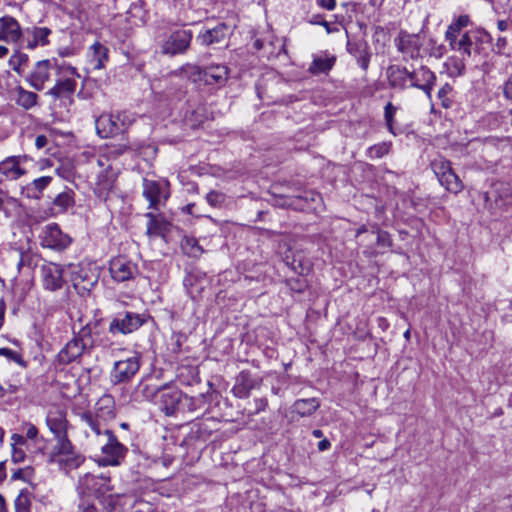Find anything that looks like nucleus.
<instances>
[{
	"instance_id": "nucleus-29",
	"label": "nucleus",
	"mask_w": 512,
	"mask_h": 512,
	"mask_svg": "<svg viewBox=\"0 0 512 512\" xmlns=\"http://www.w3.org/2000/svg\"><path fill=\"white\" fill-rule=\"evenodd\" d=\"M471 24L469 15H460L455 18L445 32V39L450 48L459 41L462 30Z\"/></svg>"
},
{
	"instance_id": "nucleus-17",
	"label": "nucleus",
	"mask_w": 512,
	"mask_h": 512,
	"mask_svg": "<svg viewBox=\"0 0 512 512\" xmlns=\"http://www.w3.org/2000/svg\"><path fill=\"white\" fill-rule=\"evenodd\" d=\"M109 271L115 281L124 282L134 277L137 267L124 257H116L110 261Z\"/></svg>"
},
{
	"instance_id": "nucleus-62",
	"label": "nucleus",
	"mask_w": 512,
	"mask_h": 512,
	"mask_svg": "<svg viewBox=\"0 0 512 512\" xmlns=\"http://www.w3.org/2000/svg\"><path fill=\"white\" fill-rule=\"evenodd\" d=\"M20 390V386L14 384H6L5 386L0 385V397L7 394H15Z\"/></svg>"
},
{
	"instance_id": "nucleus-26",
	"label": "nucleus",
	"mask_w": 512,
	"mask_h": 512,
	"mask_svg": "<svg viewBox=\"0 0 512 512\" xmlns=\"http://www.w3.org/2000/svg\"><path fill=\"white\" fill-rule=\"evenodd\" d=\"M471 24L469 15H460L455 18L445 32V39L450 48L459 41L462 30Z\"/></svg>"
},
{
	"instance_id": "nucleus-24",
	"label": "nucleus",
	"mask_w": 512,
	"mask_h": 512,
	"mask_svg": "<svg viewBox=\"0 0 512 512\" xmlns=\"http://www.w3.org/2000/svg\"><path fill=\"white\" fill-rule=\"evenodd\" d=\"M27 34V44L26 47L28 49H35L36 47H44L47 46L49 41V36L52 34L51 29L48 27H38L33 26L32 28L26 29Z\"/></svg>"
},
{
	"instance_id": "nucleus-41",
	"label": "nucleus",
	"mask_w": 512,
	"mask_h": 512,
	"mask_svg": "<svg viewBox=\"0 0 512 512\" xmlns=\"http://www.w3.org/2000/svg\"><path fill=\"white\" fill-rule=\"evenodd\" d=\"M431 168L435 173L436 177L438 178V180L444 177L445 174L452 170L450 161L442 157L434 159L431 162Z\"/></svg>"
},
{
	"instance_id": "nucleus-2",
	"label": "nucleus",
	"mask_w": 512,
	"mask_h": 512,
	"mask_svg": "<svg viewBox=\"0 0 512 512\" xmlns=\"http://www.w3.org/2000/svg\"><path fill=\"white\" fill-rule=\"evenodd\" d=\"M116 416L115 401L112 395H102L95 404V412H84L81 414V420L90 427L95 435L102 434L101 422L113 420Z\"/></svg>"
},
{
	"instance_id": "nucleus-52",
	"label": "nucleus",
	"mask_w": 512,
	"mask_h": 512,
	"mask_svg": "<svg viewBox=\"0 0 512 512\" xmlns=\"http://www.w3.org/2000/svg\"><path fill=\"white\" fill-rule=\"evenodd\" d=\"M33 255L30 252H19L17 269L21 272L24 268H30L33 264Z\"/></svg>"
},
{
	"instance_id": "nucleus-11",
	"label": "nucleus",
	"mask_w": 512,
	"mask_h": 512,
	"mask_svg": "<svg viewBox=\"0 0 512 512\" xmlns=\"http://www.w3.org/2000/svg\"><path fill=\"white\" fill-rule=\"evenodd\" d=\"M40 243L43 247L60 251L69 246L71 238L63 233L57 224L52 223L43 228Z\"/></svg>"
},
{
	"instance_id": "nucleus-15",
	"label": "nucleus",
	"mask_w": 512,
	"mask_h": 512,
	"mask_svg": "<svg viewBox=\"0 0 512 512\" xmlns=\"http://www.w3.org/2000/svg\"><path fill=\"white\" fill-rule=\"evenodd\" d=\"M435 74L426 66L409 71V86L421 89L429 98L433 90Z\"/></svg>"
},
{
	"instance_id": "nucleus-48",
	"label": "nucleus",
	"mask_w": 512,
	"mask_h": 512,
	"mask_svg": "<svg viewBox=\"0 0 512 512\" xmlns=\"http://www.w3.org/2000/svg\"><path fill=\"white\" fill-rule=\"evenodd\" d=\"M21 431L24 433L23 435L27 440L34 441V443H38L39 440H42V437H39L38 428L30 422L23 423Z\"/></svg>"
},
{
	"instance_id": "nucleus-40",
	"label": "nucleus",
	"mask_w": 512,
	"mask_h": 512,
	"mask_svg": "<svg viewBox=\"0 0 512 512\" xmlns=\"http://www.w3.org/2000/svg\"><path fill=\"white\" fill-rule=\"evenodd\" d=\"M101 481V478H97L93 475L86 474L84 477H81L78 482V492L81 496L83 493L97 491L99 488L97 485Z\"/></svg>"
},
{
	"instance_id": "nucleus-33",
	"label": "nucleus",
	"mask_w": 512,
	"mask_h": 512,
	"mask_svg": "<svg viewBox=\"0 0 512 512\" xmlns=\"http://www.w3.org/2000/svg\"><path fill=\"white\" fill-rule=\"evenodd\" d=\"M89 58L93 69L104 68L105 62L108 60V48L100 42H95L89 48Z\"/></svg>"
},
{
	"instance_id": "nucleus-50",
	"label": "nucleus",
	"mask_w": 512,
	"mask_h": 512,
	"mask_svg": "<svg viewBox=\"0 0 512 512\" xmlns=\"http://www.w3.org/2000/svg\"><path fill=\"white\" fill-rule=\"evenodd\" d=\"M452 92V86L448 83L444 84L438 91V99L441 102V106L443 108H450L452 105V100L449 97V94Z\"/></svg>"
},
{
	"instance_id": "nucleus-22",
	"label": "nucleus",
	"mask_w": 512,
	"mask_h": 512,
	"mask_svg": "<svg viewBox=\"0 0 512 512\" xmlns=\"http://www.w3.org/2000/svg\"><path fill=\"white\" fill-rule=\"evenodd\" d=\"M257 384V380L252 377L249 371H241L236 378V383L232 388V393L237 398H247L249 397L251 390H253Z\"/></svg>"
},
{
	"instance_id": "nucleus-54",
	"label": "nucleus",
	"mask_w": 512,
	"mask_h": 512,
	"mask_svg": "<svg viewBox=\"0 0 512 512\" xmlns=\"http://www.w3.org/2000/svg\"><path fill=\"white\" fill-rule=\"evenodd\" d=\"M357 52L358 54L355 55L357 63L364 71H366L369 66L371 54L369 53L367 47H364L363 49L358 50Z\"/></svg>"
},
{
	"instance_id": "nucleus-49",
	"label": "nucleus",
	"mask_w": 512,
	"mask_h": 512,
	"mask_svg": "<svg viewBox=\"0 0 512 512\" xmlns=\"http://www.w3.org/2000/svg\"><path fill=\"white\" fill-rule=\"evenodd\" d=\"M389 150H390V144L383 142V143L371 146L368 149L367 153H368L369 158L375 159V158H381V157L385 156L386 154H388Z\"/></svg>"
},
{
	"instance_id": "nucleus-27",
	"label": "nucleus",
	"mask_w": 512,
	"mask_h": 512,
	"mask_svg": "<svg viewBox=\"0 0 512 512\" xmlns=\"http://www.w3.org/2000/svg\"><path fill=\"white\" fill-rule=\"evenodd\" d=\"M471 24L469 15H460L455 18L445 32V39L450 48L459 41L462 30Z\"/></svg>"
},
{
	"instance_id": "nucleus-32",
	"label": "nucleus",
	"mask_w": 512,
	"mask_h": 512,
	"mask_svg": "<svg viewBox=\"0 0 512 512\" xmlns=\"http://www.w3.org/2000/svg\"><path fill=\"white\" fill-rule=\"evenodd\" d=\"M52 179L51 176L34 179L22 188L21 194L30 199H40L43 191L49 186Z\"/></svg>"
},
{
	"instance_id": "nucleus-14",
	"label": "nucleus",
	"mask_w": 512,
	"mask_h": 512,
	"mask_svg": "<svg viewBox=\"0 0 512 512\" xmlns=\"http://www.w3.org/2000/svg\"><path fill=\"white\" fill-rule=\"evenodd\" d=\"M63 268L61 265L48 262L41 266V281L46 290L56 291L62 288L64 284Z\"/></svg>"
},
{
	"instance_id": "nucleus-34",
	"label": "nucleus",
	"mask_w": 512,
	"mask_h": 512,
	"mask_svg": "<svg viewBox=\"0 0 512 512\" xmlns=\"http://www.w3.org/2000/svg\"><path fill=\"white\" fill-rule=\"evenodd\" d=\"M227 32L228 26L224 23H220L214 28L206 30L199 37L203 44L209 46L222 42L226 38Z\"/></svg>"
},
{
	"instance_id": "nucleus-19",
	"label": "nucleus",
	"mask_w": 512,
	"mask_h": 512,
	"mask_svg": "<svg viewBox=\"0 0 512 512\" xmlns=\"http://www.w3.org/2000/svg\"><path fill=\"white\" fill-rule=\"evenodd\" d=\"M23 35L19 22L12 16L0 18V41L17 43Z\"/></svg>"
},
{
	"instance_id": "nucleus-60",
	"label": "nucleus",
	"mask_w": 512,
	"mask_h": 512,
	"mask_svg": "<svg viewBox=\"0 0 512 512\" xmlns=\"http://www.w3.org/2000/svg\"><path fill=\"white\" fill-rule=\"evenodd\" d=\"M186 400L189 402L188 403V409L190 411H196L198 407H200L201 404H204L205 403V396L204 395H200L199 397L197 398H186Z\"/></svg>"
},
{
	"instance_id": "nucleus-16",
	"label": "nucleus",
	"mask_w": 512,
	"mask_h": 512,
	"mask_svg": "<svg viewBox=\"0 0 512 512\" xmlns=\"http://www.w3.org/2000/svg\"><path fill=\"white\" fill-rule=\"evenodd\" d=\"M192 39L190 30H177L173 32L163 45L165 54L176 55L187 50Z\"/></svg>"
},
{
	"instance_id": "nucleus-45",
	"label": "nucleus",
	"mask_w": 512,
	"mask_h": 512,
	"mask_svg": "<svg viewBox=\"0 0 512 512\" xmlns=\"http://www.w3.org/2000/svg\"><path fill=\"white\" fill-rule=\"evenodd\" d=\"M56 207L61 211H65L74 204L73 192L71 190L60 193L53 201Z\"/></svg>"
},
{
	"instance_id": "nucleus-56",
	"label": "nucleus",
	"mask_w": 512,
	"mask_h": 512,
	"mask_svg": "<svg viewBox=\"0 0 512 512\" xmlns=\"http://www.w3.org/2000/svg\"><path fill=\"white\" fill-rule=\"evenodd\" d=\"M117 120L121 127V132L123 133L128 126H130L134 122V116L131 113L126 111L120 112L116 114Z\"/></svg>"
},
{
	"instance_id": "nucleus-28",
	"label": "nucleus",
	"mask_w": 512,
	"mask_h": 512,
	"mask_svg": "<svg viewBox=\"0 0 512 512\" xmlns=\"http://www.w3.org/2000/svg\"><path fill=\"white\" fill-rule=\"evenodd\" d=\"M471 24L469 15H460L455 18L445 32V39L450 48L459 41L462 30Z\"/></svg>"
},
{
	"instance_id": "nucleus-64",
	"label": "nucleus",
	"mask_w": 512,
	"mask_h": 512,
	"mask_svg": "<svg viewBox=\"0 0 512 512\" xmlns=\"http://www.w3.org/2000/svg\"><path fill=\"white\" fill-rule=\"evenodd\" d=\"M503 93L506 98L512 99V75L505 82L504 87H503Z\"/></svg>"
},
{
	"instance_id": "nucleus-35",
	"label": "nucleus",
	"mask_w": 512,
	"mask_h": 512,
	"mask_svg": "<svg viewBox=\"0 0 512 512\" xmlns=\"http://www.w3.org/2000/svg\"><path fill=\"white\" fill-rule=\"evenodd\" d=\"M15 102L25 110H29L38 104V95L35 92L17 86L14 90Z\"/></svg>"
},
{
	"instance_id": "nucleus-9",
	"label": "nucleus",
	"mask_w": 512,
	"mask_h": 512,
	"mask_svg": "<svg viewBox=\"0 0 512 512\" xmlns=\"http://www.w3.org/2000/svg\"><path fill=\"white\" fill-rule=\"evenodd\" d=\"M143 196L149 201V208L158 210L159 206L169 198L168 182L143 179Z\"/></svg>"
},
{
	"instance_id": "nucleus-44",
	"label": "nucleus",
	"mask_w": 512,
	"mask_h": 512,
	"mask_svg": "<svg viewBox=\"0 0 512 512\" xmlns=\"http://www.w3.org/2000/svg\"><path fill=\"white\" fill-rule=\"evenodd\" d=\"M15 512H31V496L27 490H21L15 499Z\"/></svg>"
},
{
	"instance_id": "nucleus-3",
	"label": "nucleus",
	"mask_w": 512,
	"mask_h": 512,
	"mask_svg": "<svg viewBox=\"0 0 512 512\" xmlns=\"http://www.w3.org/2000/svg\"><path fill=\"white\" fill-rule=\"evenodd\" d=\"M78 77L79 74L75 67L64 61L60 62L53 77L55 84L46 92V94L54 99L70 97L76 90Z\"/></svg>"
},
{
	"instance_id": "nucleus-39",
	"label": "nucleus",
	"mask_w": 512,
	"mask_h": 512,
	"mask_svg": "<svg viewBox=\"0 0 512 512\" xmlns=\"http://www.w3.org/2000/svg\"><path fill=\"white\" fill-rule=\"evenodd\" d=\"M439 182L447 191L454 194L460 193L464 188L462 181L455 174L453 169L445 174L444 177L440 178Z\"/></svg>"
},
{
	"instance_id": "nucleus-61",
	"label": "nucleus",
	"mask_w": 512,
	"mask_h": 512,
	"mask_svg": "<svg viewBox=\"0 0 512 512\" xmlns=\"http://www.w3.org/2000/svg\"><path fill=\"white\" fill-rule=\"evenodd\" d=\"M12 461L14 463H21L26 458V451L24 448H12Z\"/></svg>"
},
{
	"instance_id": "nucleus-42",
	"label": "nucleus",
	"mask_w": 512,
	"mask_h": 512,
	"mask_svg": "<svg viewBox=\"0 0 512 512\" xmlns=\"http://www.w3.org/2000/svg\"><path fill=\"white\" fill-rule=\"evenodd\" d=\"M182 250L190 257H199L203 253L202 247L194 238H185L182 242Z\"/></svg>"
},
{
	"instance_id": "nucleus-4",
	"label": "nucleus",
	"mask_w": 512,
	"mask_h": 512,
	"mask_svg": "<svg viewBox=\"0 0 512 512\" xmlns=\"http://www.w3.org/2000/svg\"><path fill=\"white\" fill-rule=\"evenodd\" d=\"M491 35L484 30H473L464 32L459 41L451 47V50L462 55L463 59L481 56L483 44L491 43Z\"/></svg>"
},
{
	"instance_id": "nucleus-1",
	"label": "nucleus",
	"mask_w": 512,
	"mask_h": 512,
	"mask_svg": "<svg viewBox=\"0 0 512 512\" xmlns=\"http://www.w3.org/2000/svg\"><path fill=\"white\" fill-rule=\"evenodd\" d=\"M92 331L89 325H85L74 337L59 351L57 361L67 365L78 360L82 354L93 347Z\"/></svg>"
},
{
	"instance_id": "nucleus-23",
	"label": "nucleus",
	"mask_w": 512,
	"mask_h": 512,
	"mask_svg": "<svg viewBox=\"0 0 512 512\" xmlns=\"http://www.w3.org/2000/svg\"><path fill=\"white\" fill-rule=\"evenodd\" d=\"M46 424L54 437L67 434L68 421L66 419V412L61 409L49 411L46 417Z\"/></svg>"
},
{
	"instance_id": "nucleus-10",
	"label": "nucleus",
	"mask_w": 512,
	"mask_h": 512,
	"mask_svg": "<svg viewBox=\"0 0 512 512\" xmlns=\"http://www.w3.org/2000/svg\"><path fill=\"white\" fill-rule=\"evenodd\" d=\"M145 322L142 314L134 312H125L123 315H118L109 324V332L111 334H130L138 330Z\"/></svg>"
},
{
	"instance_id": "nucleus-8",
	"label": "nucleus",
	"mask_w": 512,
	"mask_h": 512,
	"mask_svg": "<svg viewBox=\"0 0 512 512\" xmlns=\"http://www.w3.org/2000/svg\"><path fill=\"white\" fill-rule=\"evenodd\" d=\"M140 366V355L137 353H134L125 359L116 361L110 371V382L113 385L130 382L139 371Z\"/></svg>"
},
{
	"instance_id": "nucleus-21",
	"label": "nucleus",
	"mask_w": 512,
	"mask_h": 512,
	"mask_svg": "<svg viewBox=\"0 0 512 512\" xmlns=\"http://www.w3.org/2000/svg\"><path fill=\"white\" fill-rule=\"evenodd\" d=\"M229 70L225 65H210L199 70L200 79L207 85H223L228 79Z\"/></svg>"
},
{
	"instance_id": "nucleus-53",
	"label": "nucleus",
	"mask_w": 512,
	"mask_h": 512,
	"mask_svg": "<svg viewBox=\"0 0 512 512\" xmlns=\"http://www.w3.org/2000/svg\"><path fill=\"white\" fill-rule=\"evenodd\" d=\"M397 108L392 105V103H387L384 110V117L386 121L387 128L389 132L395 135L394 128H393V120L394 115L396 113Z\"/></svg>"
},
{
	"instance_id": "nucleus-13",
	"label": "nucleus",
	"mask_w": 512,
	"mask_h": 512,
	"mask_svg": "<svg viewBox=\"0 0 512 512\" xmlns=\"http://www.w3.org/2000/svg\"><path fill=\"white\" fill-rule=\"evenodd\" d=\"M395 46L404 56L416 59L420 56L422 41L419 34H410L401 30L395 38Z\"/></svg>"
},
{
	"instance_id": "nucleus-57",
	"label": "nucleus",
	"mask_w": 512,
	"mask_h": 512,
	"mask_svg": "<svg viewBox=\"0 0 512 512\" xmlns=\"http://www.w3.org/2000/svg\"><path fill=\"white\" fill-rule=\"evenodd\" d=\"M376 243L379 247H391L392 239L388 232L377 230L376 231Z\"/></svg>"
},
{
	"instance_id": "nucleus-30",
	"label": "nucleus",
	"mask_w": 512,
	"mask_h": 512,
	"mask_svg": "<svg viewBox=\"0 0 512 512\" xmlns=\"http://www.w3.org/2000/svg\"><path fill=\"white\" fill-rule=\"evenodd\" d=\"M336 57L327 53H321L313 56L308 71L313 75L326 74L335 65Z\"/></svg>"
},
{
	"instance_id": "nucleus-5",
	"label": "nucleus",
	"mask_w": 512,
	"mask_h": 512,
	"mask_svg": "<svg viewBox=\"0 0 512 512\" xmlns=\"http://www.w3.org/2000/svg\"><path fill=\"white\" fill-rule=\"evenodd\" d=\"M57 59H45L35 63L31 71L25 77L29 85L37 90L42 91L46 84L51 83L54 74L59 66Z\"/></svg>"
},
{
	"instance_id": "nucleus-20",
	"label": "nucleus",
	"mask_w": 512,
	"mask_h": 512,
	"mask_svg": "<svg viewBox=\"0 0 512 512\" xmlns=\"http://www.w3.org/2000/svg\"><path fill=\"white\" fill-rule=\"evenodd\" d=\"M95 127L97 134L102 138H108L122 133L120 124L114 114H101L95 120Z\"/></svg>"
},
{
	"instance_id": "nucleus-36",
	"label": "nucleus",
	"mask_w": 512,
	"mask_h": 512,
	"mask_svg": "<svg viewBox=\"0 0 512 512\" xmlns=\"http://www.w3.org/2000/svg\"><path fill=\"white\" fill-rule=\"evenodd\" d=\"M320 406L319 401L316 398L309 399H298L292 406V412L298 414L301 417H307L312 415Z\"/></svg>"
},
{
	"instance_id": "nucleus-63",
	"label": "nucleus",
	"mask_w": 512,
	"mask_h": 512,
	"mask_svg": "<svg viewBox=\"0 0 512 512\" xmlns=\"http://www.w3.org/2000/svg\"><path fill=\"white\" fill-rule=\"evenodd\" d=\"M78 512H100L97 507L86 500H81Z\"/></svg>"
},
{
	"instance_id": "nucleus-47",
	"label": "nucleus",
	"mask_w": 512,
	"mask_h": 512,
	"mask_svg": "<svg viewBox=\"0 0 512 512\" xmlns=\"http://www.w3.org/2000/svg\"><path fill=\"white\" fill-rule=\"evenodd\" d=\"M28 62V56L24 53H17L13 55L10 59V64L12 65V69L18 74L23 75L24 66Z\"/></svg>"
},
{
	"instance_id": "nucleus-46",
	"label": "nucleus",
	"mask_w": 512,
	"mask_h": 512,
	"mask_svg": "<svg viewBox=\"0 0 512 512\" xmlns=\"http://www.w3.org/2000/svg\"><path fill=\"white\" fill-rule=\"evenodd\" d=\"M0 356L7 358L9 361L16 363L23 368L27 367V362L18 351L3 347L0 348Z\"/></svg>"
},
{
	"instance_id": "nucleus-31",
	"label": "nucleus",
	"mask_w": 512,
	"mask_h": 512,
	"mask_svg": "<svg viewBox=\"0 0 512 512\" xmlns=\"http://www.w3.org/2000/svg\"><path fill=\"white\" fill-rule=\"evenodd\" d=\"M148 218L146 234L150 237H164L169 231V223L160 215L151 212L145 214Z\"/></svg>"
},
{
	"instance_id": "nucleus-59",
	"label": "nucleus",
	"mask_w": 512,
	"mask_h": 512,
	"mask_svg": "<svg viewBox=\"0 0 512 512\" xmlns=\"http://www.w3.org/2000/svg\"><path fill=\"white\" fill-rule=\"evenodd\" d=\"M27 439L24 435L14 433L11 436V447L12 448H24L27 445Z\"/></svg>"
},
{
	"instance_id": "nucleus-37",
	"label": "nucleus",
	"mask_w": 512,
	"mask_h": 512,
	"mask_svg": "<svg viewBox=\"0 0 512 512\" xmlns=\"http://www.w3.org/2000/svg\"><path fill=\"white\" fill-rule=\"evenodd\" d=\"M85 458L82 454L72 451L69 454H65L54 461L57 462L61 469L65 470L66 472L70 470L77 469L83 462Z\"/></svg>"
},
{
	"instance_id": "nucleus-25",
	"label": "nucleus",
	"mask_w": 512,
	"mask_h": 512,
	"mask_svg": "<svg viewBox=\"0 0 512 512\" xmlns=\"http://www.w3.org/2000/svg\"><path fill=\"white\" fill-rule=\"evenodd\" d=\"M390 87L404 90L409 82V70L399 65H391L386 71Z\"/></svg>"
},
{
	"instance_id": "nucleus-6",
	"label": "nucleus",
	"mask_w": 512,
	"mask_h": 512,
	"mask_svg": "<svg viewBox=\"0 0 512 512\" xmlns=\"http://www.w3.org/2000/svg\"><path fill=\"white\" fill-rule=\"evenodd\" d=\"M144 392L147 399L154 400L156 398L155 401L161 405L166 415H172L175 412L182 396L177 388L168 386L157 388L147 385L144 388Z\"/></svg>"
},
{
	"instance_id": "nucleus-55",
	"label": "nucleus",
	"mask_w": 512,
	"mask_h": 512,
	"mask_svg": "<svg viewBox=\"0 0 512 512\" xmlns=\"http://www.w3.org/2000/svg\"><path fill=\"white\" fill-rule=\"evenodd\" d=\"M207 202L213 207H220L225 201V195L221 192L210 191L206 195Z\"/></svg>"
},
{
	"instance_id": "nucleus-58",
	"label": "nucleus",
	"mask_w": 512,
	"mask_h": 512,
	"mask_svg": "<svg viewBox=\"0 0 512 512\" xmlns=\"http://www.w3.org/2000/svg\"><path fill=\"white\" fill-rule=\"evenodd\" d=\"M494 51L499 55H507L508 53V41L506 37H498L494 46Z\"/></svg>"
},
{
	"instance_id": "nucleus-51",
	"label": "nucleus",
	"mask_w": 512,
	"mask_h": 512,
	"mask_svg": "<svg viewBox=\"0 0 512 512\" xmlns=\"http://www.w3.org/2000/svg\"><path fill=\"white\" fill-rule=\"evenodd\" d=\"M107 148L110 155L117 157L130 149V143L128 139H125L123 142L118 144L111 143L107 146Z\"/></svg>"
},
{
	"instance_id": "nucleus-38",
	"label": "nucleus",
	"mask_w": 512,
	"mask_h": 512,
	"mask_svg": "<svg viewBox=\"0 0 512 512\" xmlns=\"http://www.w3.org/2000/svg\"><path fill=\"white\" fill-rule=\"evenodd\" d=\"M56 444L53 446L51 457L54 461L55 459L65 455L69 454L74 450V447L71 443V441L68 438L67 434H64L63 436H56L55 437Z\"/></svg>"
},
{
	"instance_id": "nucleus-43",
	"label": "nucleus",
	"mask_w": 512,
	"mask_h": 512,
	"mask_svg": "<svg viewBox=\"0 0 512 512\" xmlns=\"http://www.w3.org/2000/svg\"><path fill=\"white\" fill-rule=\"evenodd\" d=\"M12 480H21L28 484H32L35 479V470L31 466H26L13 471Z\"/></svg>"
},
{
	"instance_id": "nucleus-18",
	"label": "nucleus",
	"mask_w": 512,
	"mask_h": 512,
	"mask_svg": "<svg viewBox=\"0 0 512 512\" xmlns=\"http://www.w3.org/2000/svg\"><path fill=\"white\" fill-rule=\"evenodd\" d=\"M115 181L116 173L113 171L111 165H107V168L101 170L97 176L94 187L96 196L102 200H106L114 189Z\"/></svg>"
},
{
	"instance_id": "nucleus-12",
	"label": "nucleus",
	"mask_w": 512,
	"mask_h": 512,
	"mask_svg": "<svg viewBox=\"0 0 512 512\" xmlns=\"http://www.w3.org/2000/svg\"><path fill=\"white\" fill-rule=\"evenodd\" d=\"M31 158L28 155L8 156L0 162V174L7 180H17L26 175L24 165Z\"/></svg>"
},
{
	"instance_id": "nucleus-7",
	"label": "nucleus",
	"mask_w": 512,
	"mask_h": 512,
	"mask_svg": "<svg viewBox=\"0 0 512 512\" xmlns=\"http://www.w3.org/2000/svg\"><path fill=\"white\" fill-rule=\"evenodd\" d=\"M102 433L107 441L101 446V463L104 466H119L124 461L128 448L118 441L111 430L104 429Z\"/></svg>"
}]
</instances>
